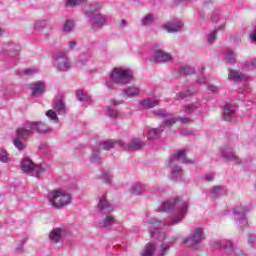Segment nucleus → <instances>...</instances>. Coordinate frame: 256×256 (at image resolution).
<instances>
[{"label":"nucleus","instance_id":"1","mask_svg":"<svg viewBox=\"0 0 256 256\" xmlns=\"http://www.w3.org/2000/svg\"><path fill=\"white\" fill-rule=\"evenodd\" d=\"M174 210V216L171 220H165L163 223L156 218H150L148 220V227L150 229V237L155 239H163V242L157 248L154 243H148L142 251V256H166L169 250L175 243V239L167 240L166 234L163 231V227H173V225H179L189 211V203L187 201L176 197L162 202L158 208L159 213H170Z\"/></svg>","mask_w":256,"mask_h":256},{"label":"nucleus","instance_id":"2","mask_svg":"<svg viewBox=\"0 0 256 256\" xmlns=\"http://www.w3.org/2000/svg\"><path fill=\"white\" fill-rule=\"evenodd\" d=\"M49 128L43 122L26 121L23 127L16 131V138L14 139V146L18 151L25 149V141L34 133H47Z\"/></svg>","mask_w":256,"mask_h":256},{"label":"nucleus","instance_id":"3","mask_svg":"<svg viewBox=\"0 0 256 256\" xmlns=\"http://www.w3.org/2000/svg\"><path fill=\"white\" fill-rule=\"evenodd\" d=\"M179 163H184L185 165H193L195 161L187 159L185 150L177 151L169 158L166 165L171 169V179L173 181H179L183 177V169L179 167Z\"/></svg>","mask_w":256,"mask_h":256},{"label":"nucleus","instance_id":"4","mask_svg":"<svg viewBox=\"0 0 256 256\" xmlns=\"http://www.w3.org/2000/svg\"><path fill=\"white\" fill-rule=\"evenodd\" d=\"M21 167L23 173L26 175H30V177H37L41 179L42 175H47V173H51V167L47 164H39L36 165L29 158H24L21 162Z\"/></svg>","mask_w":256,"mask_h":256},{"label":"nucleus","instance_id":"5","mask_svg":"<svg viewBox=\"0 0 256 256\" xmlns=\"http://www.w3.org/2000/svg\"><path fill=\"white\" fill-rule=\"evenodd\" d=\"M48 203L54 209H62L71 203V195L61 189H56L48 192Z\"/></svg>","mask_w":256,"mask_h":256},{"label":"nucleus","instance_id":"6","mask_svg":"<svg viewBox=\"0 0 256 256\" xmlns=\"http://www.w3.org/2000/svg\"><path fill=\"white\" fill-rule=\"evenodd\" d=\"M110 79L116 85H128L134 79L133 70L126 67H115L110 73Z\"/></svg>","mask_w":256,"mask_h":256},{"label":"nucleus","instance_id":"7","mask_svg":"<svg viewBox=\"0 0 256 256\" xmlns=\"http://www.w3.org/2000/svg\"><path fill=\"white\" fill-rule=\"evenodd\" d=\"M210 245L213 249H223L225 253L231 256L243 255L241 249L233 247V244L227 240H212Z\"/></svg>","mask_w":256,"mask_h":256},{"label":"nucleus","instance_id":"8","mask_svg":"<svg viewBox=\"0 0 256 256\" xmlns=\"http://www.w3.org/2000/svg\"><path fill=\"white\" fill-rule=\"evenodd\" d=\"M67 107L65 106V101L63 98H58L54 103V110H48L46 112V117L50 119V121H54V123H59V117L57 115H66Z\"/></svg>","mask_w":256,"mask_h":256},{"label":"nucleus","instance_id":"9","mask_svg":"<svg viewBox=\"0 0 256 256\" xmlns=\"http://www.w3.org/2000/svg\"><path fill=\"white\" fill-rule=\"evenodd\" d=\"M86 16L91 28L95 31L103 29V27L107 25V16L105 14H92L91 12H86Z\"/></svg>","mask_w":256,"mask_h":256},{"label":"nucleus","instance_id":"10","mask_svg":"<svg viewBox=\"0 0 256 256\" xmlns=\"http://www.w3.org/2000/svg\"><path fill=\"white\" fill-rule=\"evenodd\" d=\"M156 50L151 58V61L154 63H169L170 61H173V56L170 53H167L161 49H163V44L157 43L154 45Z\"/></svg>","mask_w":256,"mask_h":256},{"label":"nucleus","instance_id":"11","mask_svg":"<svg viewBox=\"0 0 256 256\" xmlns=\"http://www.w3.org/2000/svg\"><path fill=\"white\" fill-rule=\"evenodd\" d=\"M54 67H57L58 71H69L71 69V61L65 52H59L54 57Z\"/></svg>","mask_w":256,"mask_h":256},{"label":"nucleus","instance_id":"12","mask_svg":"<svg viewBox=\"0 0 256 256\" xmlns=\"http://www.w3.org/2000/svg\"><path fill=\"white\" fill-rule=\"evenodd\" d=\"M67 235H69V230H67V228L56 227L50 231L48 239L50 243H52L53 245H57V243H61V241H63V239H65Z\"/></svg>","mask_w":256,"mask_h":256},{"label":"nucleus","instance_id":"13","mask_svg":"<svg viewBox=\"0 0 256 256\" xmlns=\"http://www.w3.org/2000/svg\"><path fill=\"white\" fill-rule=\"evenodd\" d=\"M205 240V234H203L202 228H196L195 231L189 236L185 241L184 245L186 247H197L199 243Z\"/></svg>","mask_w":256,"mask_h":256},{"label":"nucleus","instance_id":"14","mask_svg":"<svg viewBox=\"0 0 256 256\" xmlns=\"http://www.w3.org/2000/svg\"><path fill=\"white\" fill-rule=\"evenodd\" d=\"M249 211H250V208L248 206L234 209V211H233L234 219H235L237 225H239V227H246L248 222H247V218L245 217V215H247V213H249Z\"/></svg>","mask_w":256,"mask_h":256},{"label":"nucleus","instance_id":"15","mask_svg":"<svg viewBox=\"0 0 256 256\" xmlns=\"http://www.w3.org/2000/svg\"><path fill=\"white\" fill-rule=\"evenodd\" d=\"M144 145L139 138L132 139L130 143H125L123 140L118 142V146L125 151H139V149H143Z\"/></svg>","mask_w":256,"mask_h":256},{"label":"nucleus","instance_id":"16","mask_svg":"<svg viewBox=\"0 0 256 256\" xmlns=\"http://www.w3.org/2000/svg\"><path fill=\"white\" fill-rule=\"evenodd\" d=\"M19 51H21V45L13 41L5 43L1 47V53L3 55H18Z\"/></svg>","mask_w":256,"mask_h":256},{"label":"nucleus","instance_id":"17","mask_svg":"<svg viewBox=\"0 0 256 256\" xmlns=\"http://www.w3.org/2000/svg\"><path fill=\"white\" fill-rule=\"evenodd\" d=\"M183 26V21L171 20L163 24L162 29L167 31V33H179V31H183Z\"/></svg>","mask_w":256,"mask_h":256},{"label":"nucleus","instance_id":"18","mask_svg":"<svg viewBox=\"0 0 256 256\" xmlns=\"http://www.w3.org/2000/svg\"><path fill=\"white\" fill-rule=\"evenodd\" d=\"M114 208L109 201H107V196H102L98 203V212L103 214L113 213Z\"/></svg>","mask_w":256,"mask_h":256},{"label":"nucleus","instance_id":"19","mask_svg":"<svg viewBox=\"0 0 256 256\" xmlns=\"http://www.w3.org/2000/svg\"><path fill=\"white\" fill-rule=\"evenodd\" d=\"M29 89L32 91L33 97H41V95L45 93V82L37 81L29 84Z\"/></svg>","mask_w":256,"mask_h":256},{"label":"nucleus","instance_id":"20","mask_svg":"<svg viewBox=\"0 0 256 256\" xmlns=\"http://www.w3.org/2000/svg\"><path fill=\"white\" fill-rule=\"evenodd\" d=\"M122 95L128 97V99L139 97L141 95V88L136 85L128 86L122 91Z\"/></svg>","mask_w":256,"mask_h":256},{"label":"nucleus","instance_id":"21","mask_svg":"<svg viewBox=\"0 0 256 256\" xmlns=\"http://www.w3.org/2000/svg\"><path fill=\"white\" fill-rule=\"evenodd\" d=\"M117 222V219H115V216L113 215H106L100 222L99 227L101 229H111L113 225Z\"/></svg>","mask_w":256,"mask_h":256},{"label":"nucleus","instance_id":"22","mask_svg":"<svg viewBox=\"0 0 256 256\" xmlns=\"http://www.w3.org/2000/svg\"><path fill=\"white\" fill-rule=\"evenodd\" d=\"M222 157L224 159H227L228 161H232V163H239V157L235 155V152H233V148H224L222 149Z\"/></svg>","mask_w":256,"mask_h":256},{"label":"nucleus","instance_id":"23","mask_svg":"<svg viewBox=\"0 0 256 256\" xmlns=\"http://www.w3.org/2000/svg\"><path fill=\"white\" fill-rule=\"evenodd\" d=\"M228 78L230 81H235L236 83H239V81H248L249 76L245 74H240L236 70H230L228 74Z\"/></svg>","mask_w":256,"mask_h":256},{"label":"nucleus","instance_id":"24","mask_svg":"<svg viewBox=\"0 0 256 256\" xmlns=\"http://www.w3.org/2000/svg\"><path fill=\"white\" fill-rule=\"evenodd\" d=\"M161 103V100L155 99L152 100L151 98L144 99L140 102L141 107L143 109H153V107H157Z\"/></svg>","mask_w":256,"mask_h":256},{"label":"nucleus","instance_id":"25","mask_svg":"<svg viewBox=\"0 0 256 256\" xmlns=\"http://www.w3.org/2000/svg\"><path fill=\"white\" fill-rule=\"evenodd\" d=\"M146 133L148 139H159L161 133H163V126L159 128H148Z\"/></svg>","mask_w":256,"mask_h":256},{"label":"nucleus","instance_id":"26","mask_svg":"<svg viewBox=\"0 0 256 256\" xmlns=\"http://www.w3.org/2000/svg\"><path fill=\"white\" fill-rule=\"evenodd\" d=\"M235 115V106L226 104L224 106V121H231Z\"/></svg>","mask_w":256,"mask_h":256},{"label":"nucleus","instance_id":"27","mask_svg":"<svg viewBox=\"0 0 256 256\" xmlns=\"http://www.w3.org/2000/svg\"><path fill=\"white\" fill-rule=\"evenodd\" d=\"M76 97L78 99V101H81V103H83V105H85V107H87V105H91V102L93 101L91 99V96L87 95L85 92L79 90L76 94Z\"/></svg>","mask_w":256,"mask_h":256},{"label":"nucleus","instance_id":"28","mask_svg":"<svg viewBox=\"0 0 256 256\" xmlns=\"http://www.w3.org/2000/svg\"><path fill=\"white\" fill-rule=\"evenodd\" d=\"M119 141H122V140H108V141L102 142L100 145L102 149H104V151H111V149H115L116 145H119Z\"/></svg>","mask_w":256,"mask_h":256},{"label":"nucleus","instance_id":"29","mask_svg":"<svg viewBox=\"0 0 256 256\" xmlns=\"http://www.w3.org/2000/svg\"><path fill=\"white\" fill-rule=\"evenodd\" d=\"M178 121V118L173 116V114H169L168 117L164 119L163 125V131H165V127H171V125H175Z\"/></svg>","mask_w":256,"mask_h":256},{"label":"nucleus","instance_id":"30","mask_svg":"<svg viewBox=\"0 0 256 256\" xmlns=\"http://www.w3.org/2000/svg\"><path fill=\"white\" fill-rule=\"evenodd\" d=\"M130 191L132 195H141L145 191V186L141 183H135L131 186Z\"/></svg>","mask_w":256,"mask_h":256},{"label":"nucleus","instance_id":"31","mask_svg":"<svg viewBox=\"0 0 256 256\" xmlns=\"http://www.w3.org/2000/svg\"><path fill=\"white\" fill-rule=\"evenodd\" d=\"M225 193H227L225 187L216 186L213 188L211 195L215 199L217 197H221V195H225Z\"/></svg>","mask_w":256,"mask_h":256},{"label":"nucleus","instance_id":"32","mask_svg":"<svg viewBox=\"0 0 256 256\" xmlns=\"http://www.w3.org/2000/svg\"><path fill=\"white\" fill-rule=\"evenodd\" d=\"M103 9V5L101 3L90 5L89 9L86 10V13H91L92 15H99V10Z\"/></svg>","mask_w":256,"mask_h":256},{"label":"nucleus","instance_id":"33","mask_svg":"<svg viewBox=\"0 0 256 256\" xmlns=\"http://www.w3.org/2000/svg\"><path fill=\"white\" fill-rule=\"evenodd\" d=\"M75 29V21L73 20H66L63 25V32L64 33H71Z\"/></svg>","mask_w":256,"mask_h":256},{"label":"nucleus","instance_id":"34","mask_svg":"<svg viewBox=\"0 0 256 256\" xmlns=\"http://www.w3.org/2000/svg\"><path fill=\"white\" fill-rule=\"evenodd\" d=\"M89 59H91V53L80 54L78 58V65H87L89 63Z\"/></svg>","mask_w":256,"mask_h":256},{"label":"nucleus","instance_id":"35","mask_svg":"<svg viewBox=\"0 0 256 256\" xmlns=\"http://www.w3.org/2000/svg\"><path fill=\"white\" fill-rule=\"evenodd\" d=\"M169 112H167V110L163 109V108H159L158 110L154 111V115L156 117H159L160 119H167V117H169Z\"/></svg>","mask_w":256,"mask_h":256},{"label":"nucleus","instance_id":"36","mask_svg":"<svg viewBox=\"0 0 256 256\" xmlns=\"http://www.w3.org/2000/svg\"><path fill=\"white\" fill-rule=\"evenodd\" d=\"M199 107H201V103H199V102L190 104L185 109L186 115H191V113H193V111H197V109H199Z\"/></svg>","mask_w":256,"mask_h":256},{"label":"nucleus","instance_id":"37","mask_svg":"<svg viewBox=\"0 0 256 256\" xmlns=\"http://www.w3.org/2000/svg\"><path fill=\"white\" fill-rule=\"evenodd\" d=\"M237 57V54L233 50L226 51V61L227 63L233 64L235 63V59Z\"/></svg>","mask_w":256,"mask_h":256},{"label":"nucleus","instance_id":"38","mask_svg":"<svg viewBox=\"0 0 256 256\" xmlns=\"http://www.w3.org/2000/svg\"><path fill=\"white\" fill-rule=\"evenodd\" d=\"M193 73H195V69L190 66L185 65L180 67V75H193Z\"/></svg>","mask_w":256,"mask_h":256},{"label":"nucleus","instance_id":"39","mask_svg":"<svg viewBox=\"0 0 256 256\" xmlns=\"http://www.w3.org/2000/svg\"><path fill=\"white\" fill-rule=\"evenodd\" d=\"M106 115H108V117L111 119H117V117H119V112H117V110L113 109L111 106H108L106 109Z\"/></svg>","mask_w":256,"mask_h":256},{"label":"nucleus","instance_id":"40","mask_svg":"<svg viewBox=\"0 0 256 256\" xmlns=\"http://www.w3.org/2000/svg\"><path fill=\"white\" fill-rule=\"evenodd\" d=\"M0 161L1 163H9V161H11V158H9L7 150L0 149Z\"/></svg>","mask_w":256,"mask_h":256},{"label":"nucleus","instance_id":"41","mask_svg":"<svg viewBox=\"0 0 256 256\" xmlns=\"http://www.w3.org/2000/svg\"><path fill=\"white\" fill-rule=\"evenodd\" d=\"M87 0H67L66 7H78V5H83Z\"/></svg>","mask_w":256,"mask_h":256},{"label":"nucleus","instance_id":"42","mask_svg":"<svg viewBox=\"0 0 256 256\" xmlns=\"http://www.w3.org/2000/svg\"><path fill=\"white\" fill-rule=\"evenodd\" d=\"M151 23H153V15H151V14H147L141 20V24L144 27H147V25H151Z\"/></svg>","mask_w":256,"mask_h":256},{"label":"nucleus","instance_id":"43","mask_svg":"<svg viewBox=\"0 0 256 256\" xmlns=\"http://www.w3.org/2000/svg\"><path fill=\"white\" fill-rule=\"evenodd\" d=\"M92 163H101V154L99 153V150H93L92 156H91Z\"/></svg>","mask_w":256,"mask_h":256},{"label":"nucleus","instance_id":"44","mask_svg":"<svg viewBox=\"0 0 256 256\" xmlns=\"http://www.w3.org/2000/svg\"><path fill=\"white\" fill-rule=\"evenodd\" d=\"M47 26V21L45 20H38L34 23V29L36 31H39L40 29H43V27Z\"/></svg>","mask_w":256,"mask_h":256},{"label":"nucleus","instance_id":"45","mask_svg":"<svg viewBox=\"0 0 256 256\" xmlns=\"http://www.w3.org/2000/svg\"><path fill=\"white\" fill-rule=\"evenodd\" d=\"M244 67H250L251 69H256V58H253L252 60L244 62Z\"/></svg>","mask_w":256,"mask_h":256},{"label":"nucleus","instance_id":"46","mask_svg":"<svg viewBox=\"0 0 256 256\" xmlns=\"http://www.w3.org/2000/svg\"><path fill=\"white\" fill-rule=\"evenodd\" d=\"M112 175L107 173V172H103L102 173V179L108 184L111 185V179H112Z\"/></svg>","mask_w":256,"mask_h":256},{"label":"nucleus","instance_id":"47","mask_svg":"<svg viewBox=\"0 0 256 256\" xmlns=\"http://www.w3.org/2000/svg\"><path fill=\"white\" fill-rule=\"evenodd\" d=\"M216 37H217V30L211 32V33L208 35V38H207L208 43H215Z\"/></svg>","mask_w":256,"mask_h":256},{"label":"nucleus","instance_id":"48","mask_svg":"<svg viewBox=\"0 0 256 256\" xmlns=\"http://www.w3.org/2000/svg\"><path fill=\"white\" fill-rule=\"evenodd\" d=\"M78 45L77 40H71L68 42V49L69 51H75L76 47Z\"/></svg>","mask_w":256,"mask_h":256},{"label":"nucleus","instance_id":"49","mask_svg":"<svg viewBox=\"0 0 256 256\" xmlns=\"http://www.w3.org/2000/svg\"><path fill=\"white\" fill-rule=\"evenodd\" d=\"M36 73H38V70L35 68H27L23 70L24 75H35Z\"/></svg>","mask_w":256,"mask_h":256},{"label":"nucleus","instance_id":"50","mask_svg":"<svg viewBox=\"0 0 256 256\" xmlns=\"http://www.w3.org/2000/svg\"><path fill=\"white\" fill-rule=\"evenodd\" d=\"M191 95V90H187L186 92H181L176 95V99H185V97H189Z\"/></svg>","mask_w":256,"mask_h":256},{"label":"nucleus","instance_id":"51","mask_svg":"<svg viewBox=\"0 0 256 256\" xmlns=\"http://www.w3.org/2000/svg\"><path fill=\"white\" fill-rule=\"evenodd\" d=\"M248 243L251 245V247H256V235L250 234L248 238Z\"/></svg>","mask_w":256,"mask_h":256},{"label":"nucleus","instance_id":"52","mask_svg":"<svg viewBox=\"0 0 256 256\" xmlns=\"http://www.w3.org/2000/svg\"><path fill=\"white\" fill-rule=\"evenodd\" d=\"M211 20L213 21V23H217V21H219V11L214 10L212 12Z\"/></svg>","mask_w":256,"mask_h":256},{"label":"nucleus","instance_id":"53","mask_svg":"<svg viewBox=\"0 0 256 256\" xmlns=\"http://www.w3.org/2000/svg\"><path fill=\"white\" fill-rule=\"evenodd\" d=\"M27 243V238H24L20 245L16 248L17 253H23V246Z\"/></svg>","mask_w":256,"mask_h":256},{"label":"nucleus","instance_id":"54","mask_svg":"<svg viewBox=\"0 0 256 256\" xmlns=\"http://www.w3.org/2000/svg\"><path fill=\"white\" fill-rule=\"evenodd\" d=\"M208 91H211V93H217V91H219V88H217V86L215 85H209Z\"/></svg>","mask_w":256,"mask_h":256},{"label":"nucleus","instance_id":"55","mask_svg":"<svg viewBox=\"0 0 256 256\" xmlns=\"http://www.w3.org/2000/svg\"><path fill=\"white\" fill-rule=\"evenodd\" d=\"M178 121L186 124V123H191V118H187V117H178Z\"/></svg>","mask_w":256,"mask_h":256},{"label":"nucleus","instance_id":"56","mask_svg":"<svg viewBox=\"0 0 256 256\" xmlns=\"http://www.w3.org/2000/svg\"><path fill=\"white\" fill-rule=\"evenodd\" d=\"M119 26L122 27V28L127 27V21L121 20L120 23H119Z\"/></svg>","mask_w":256,"mask_h":256},{"label":"nucleus","instance_id":"57","mask_svg":"<svg viewBox=\"0 0 256 256\" xmlns=\"http://www.w3.org/2000/svg\"><path fill=\"white\" fill-rule=\"evenodd\" d=\"M206 181H213V175L212 174H208L205 176Z\"/></svg>","mask_w":256,"mask_h":256},{"label":"nucleus","instance_id":"58","mask_svg":"<svg viewBox=\"0 0 256 256\" xmlns=\"http://www.w3.org/2000/svg\"><path fill=\"white\" fill-rule=\"evenodd\" d=\"M191 1H193V0H174V2H176V3H183V2L191 3Z\"/></svg>","mask_w":256,"mask_h":256},{"label":"nucleus","instance_id":"59","mask_svg":"<svg viewBox=\"0 0 256 256\" xmlns=\"http://www.w3.org/2000/svg\"><path fill=\"white\" fill-rule=\"evenodd\" d=\"M112 105H113L114 107H117V105H121V102L116 101V100H113V101H112Z\"/></svg>","mask_w":256,"mask_h":256},{"label":"nucleus","instance_id":"60","mask_svg":"<svg viewBox=\"0 0 256 256\" xmlns=\"http://www.w3.org/2000/svg\"><path fill=\"white\" fill-rule=\"evenodd\" d=\"M206 80L204 77H200L199 80H198V83H205Z\"/></svg>","mask_w":256,"mask_h":256},{"label":"nucleus","instance_id":"61","mask_svg":"<svg viewBox=\"0 0 256 256\" xmlns=\"http://www.w3.org/2000/svg\"><path fill=\"white\" fill-rule=\"evenodd\" d=\"M3 33H5V29H2V28L0 27V37H1V35H3Z\"/></svg>","mask_w":256,"mask_h":256},{"label":"nucleus","instance_id":"62","mask_svg":"<svg viewBox=\"0 0 256 256\" xmlns=\"http://www.w3.org/2000/svg\"><path fill=\"white\" fill-rule=\"evenodd\" d=\"M107 87H109V89H111V82H107Z\"/></svg>","mask_w":256,"mask_h":256},{"label":"nucleus","instance_id":"63","mask_svg":"<svg viewBox=\"0 0 256 256\" xmlns=\"http://www.w3.org/2000/svg\"><path fill=\"white\" fill-rule=\"evenodd\" d=\"M220 27H221V29H223L224 26L222 25V26H220Z\"/></svg>","mask_w":256,"mask_h":256}]
</instances>
